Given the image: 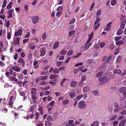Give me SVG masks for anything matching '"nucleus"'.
<instances>
[{"label":"nucleus","mask_w":126,"mask_h":126,"mask_svg":"<svg viewBox=\"0 0 126 126\" xmlns=\"http://www.w3.org/2000/svg\"><path fill=\"white\" fill-rule=\"evenodd\" d=\"M86 79V76L85 75H83L81 77V80L84 81Z\"/></svg>","instance_id":"nucleus-47"},{"label":"nucleus","mask_w":126,"mask_h":126,"mask_svg":"<svg viewBox=\"0 0 126 126\" xmlns=\"http://www.w3.org/2000/svg\"><path fill=\"white\" fill-rule=\"evenodd\" d=\"M100 21V18L99 17H97L94 22V25H95L97 24Z\"/></svg>","instance_id":"nucleus-24"},{"label":"nucleus","mask_w":126,"mask_h":126,"mask_svg":"<svg viewBox=\"0 0 126 126\" xmlns=\"http://www.w3.org/2000/svg\"><path fill=\"white\" fill-rule=\"evenodd\" d=\"M77 82L76 81H72L71 84L70 86L73 87H75L77 85Z\"/></svg>","instance_id":"nucleus-14"},{"label":"nucleus","mask_w":126,"mask_h":126,"mask_svg":"<svg viewBox=\"0 0 126 126\" xmlns=\"http://www.w3.org/2000/svg\"><path fill=\"white\" fill-rule=\"evenodd\" d=\"M117 118L116 115H112V117L110 118V120L111 121H113L115 119Z\"/></svg>","instance_id":"nucleus-31"},{"label":"nucleus","mask_w":126,"mask_h":126,"mask_svg":"<svg viewBox=\"0 0 126 126\" xmlns=\"http://www.w3.org/2000/svg\"><path fill=\"white\" fill-rule=\"evenodd\" d=\"M92 93L94 94V96L97 95L99 93L98 91L97 90L93 91L92 92Z\"/></svg>","instance_id":"nucleus-26"},{"label":"nucleus","mask_w":126,"mask_h":126,"mask_svg":"<svg viewBox=\"0 0 126 126\" xmlns=\"http://www.w3.org/2000/svg\"><path fill=\"white\" fill-rule=\"evenodd\" d=\"M75 94L73 93H70L69 94V95L72 98L74 97L75 96Z\"/></svg>","instance_id":"nucleus-50"},{"label":"nucleus","mask_w":126,"mask_h":126,"mask_svg":"<svg viewBox=\"0 0 126 126\" xmlns=\"http://www.w3.org/2000/svg\"><path fill=\"white\" fill-rule=\"evenodd\" d=\"M7 1L6 0H4L3 3L2 7V8L5 7L6 5Z\"/></svg>","instance_id":"nucleus-40"},{"label":"nucleus","mask_w":126,"mask_h":126,"mask_svg":"<svg viewBox=\"0 0 126 126\" xmlns=\"http://www.w3.org/2000/svg\"><path fill=\"white\" fill-rule=\"evenodd\" d=\"M112 57L111 56H109L107 58V59L106 62L107 63H108V62L110 60L111 58Z\"/></svg>","instance_id":"nucleus-34"},{"label":"nucleus","mask_w":126,"mask_h":126,"mask_svg":"<svg viewBox=\"0 0 126 126\" xmlns=\"http://www.w3.org/2000/svg\"><path fill=\"white\" fill-rule=\"evenodd\" d=\"M76 21V19L75 18L72 19L69 23V24H72L74 23Z\"/></svg>","instance_id":"nucleus-53"},{"label":"nucleus","mask_w":126,"mask_h":126,"mask_svg":"<svg viewBox=\"0 0 126 126\" xmlns=\"http://www.w3.org/2000/svg\"><path fill=\"white\" fill-rule=\"evenodd\" d=\"M41 54L40 56L41 57L44 56L46 53V51L45 50V49L44 48H42L40 50Z\"/></svg>","instance_id":"nucleus-11"},{"label":"nucleus","mask_w":126,"mask_h":126,"mask_svg":"<svg viewBox=\"0 0 126 126\" xmlns=\"http://www.w3.org/2000/svg\"><path fill=\"white\" fill-rule=\"evenodd\" d=\"M95 5V3H93L92 4H91V7H90V8L89 9V10L90 11H91L92 10V9L94 7V6Z\"/></svg>","instance_id":"nucleus-41"},{"label":"nucleus","mask_w":126,"mask_h":126,"mask_svg":"<svg viewBox=\"0 0 126 126\" xmlns=\"http://www.w3.org/2000/svg\"><path fill=\"white\" fill-rule=\"evenodd\" d=\"M22 31L21 29L15 32V36L17 37L18 36L21 35L22 34Z\"/></svg>","instance_id":"nucleus-7"},{"label":"nucleus","mask_w":126,"mask_h":126,"mask_svg":"<svg viewBox=\"0 0 126 126\" xmlns=\"http://www.w3.org/2000/svg\"><path fill=\"white\" fill-rule=\"evenodd\" d=\"M120 110V108H116L114 110V112L115 113L118 112Z\"/></svg>","instance_id":"nucleus-39"},{"label":"nucleus","mask_w":126,"mask_h":126,"mask_svg":"<svg viewBox=\"0 0 126 126\" xmlns=\"http://www.w3.org/2000/svg\"><path fill=\"white\" fill-rule=\"evenodd\" d=\"M69 102L68 100H63V105H65L68 103Z\"/></svg>","instance_id":"nucleus-58"},{"label":"nucleus","mask_w":126,"mask_h":126,"mask_svg":"<svg viewBox=\"0 0 126 126\" xmlns=\"http://www.w3.org/2000/svg\"><path fill=\"white\" fill-rule=\"evenodd\" d=\"M91 43H90L86 45L84 47L85 49H84L83 50V52L84 51L86 50L87 49H88L91 46Z\"/></svg>","instance_id":"nucleus-17"},{"label":"nucleus","mask_w":126,"mask_h":126,"mask_svg":"<svg viewBox=\"0 0 126 126\" xmlns=\"http://www.w3.org/2000/svg\"><path fill=\"white\" fill-rule=\"evenodd\" d=\"M90 89V88L88 87H84L83 89V92L84 93L87 92Z\"/></svg>","instance_id":"nucleus-23"},{"label":"nucleus","mask_w":126,"mask_h":126,"mask_svg":"<svg viewBox=\"0 0 126 126\" xmlns=\"http://www.w3.org/2000/svg\"><path fill=\"white\" fill-rule=\"evenodd\" d=\"M121 114L122 115H126V110H125L121 112Z\"/></svg>","instance_id":"nucleus-54"},{"label":"nucleus","mask_w":126,"mask_h":126,"mask_svg":"<svg viewBox=\"0 0 126 126\" xmlns=\"http://www.w3.org/2000/svg\"><path fill=\"white\" fill-rule=\"evenodd\" d=\"M85 103V101H81L78 103L77 106L81 109L84 108L86 107V105Z\"/></svg>","instance_id":"nucleus-1"},{"label":"nucleus","mask_w":126,"mask_h":126,"mask_svg":"<svg viewBox=\"0 0 126 126\" xmlns=\"http://www.w3.org/2000/svg\"><path fill=\"white\" fill-rule=\"evenodd\" d=\"M124 42L122 40H119L116 43V44L117 45H119L124 44Z\"/></svg>","instance_id":"nucleus-22"},{"label":"nucleus","mask_w":126,"mask_h":126,"mask_svg":"<svg viewBox=\"0 0 126 126\" xmlns=\"http://www.w3.org/2000/svg\"><path fill=\"white\" fill-rule=\"evenodd\" d=\"M49 84H51V85L52 86H54L56 85V83L55 82L52 81H50L49 82Z\"/></svg>","instance_id":"nucleus-62"},{"label":"nucleus","mask_w":126,"mask_h":126,"mask_svg":"<svg viewBox=\"0 0 126 126\" xmlns=\"http://www.w3.org/2000/svg\"><path fill=\"white\" fill-rule=\"evenodd\" d=\"M113 106L115 108H120L119 104L116 102H115L113 104Z\"/></svg>","instance_id":"nucleus-25"},{"label":"nucleus","mask_w":126,"mask_h":126,"mask_svg":"<svg viewBox=\"0 0 126 126\" xmlns=\"http://www.w3.org/2000/svg\"><path fill=\"white\" fill-rule=\"evenodd\" d=\"M121 56H120L118 57L116 60L117 62V63H120L121 62Z\"/></svg>","instance_id":"nucleus-38"},{"label":"nucleus","mask_w":126,"mask_h":126,"mask_svg":"<svg viewBox=\"0 0 126 126\" xmlns=\"http://www.w3.org/2000/svg\"><path fill=\"white\" fill-rule=\"evenodd\" d=\"M83 97V95H80L78 96H77V99L78 100H79Z\"/></svg>","instance_id":"nucleus-56"},{"label":"nucleus","mask_w":126,"mask_h":126,"mask_svg":"<svg viewBox=\"0 0 126 126\" xmlns=\"http://www.w3.org/2000/svg\"><path fill=\"white\" fill-rule=\"evenodd\" d=\"M75 34V31L73 30L70 31L69 32V36L71 37L74 35Z\"/></svg>","instance_id":"nucleus-16"},{"label":"nucleus","mask_w":126,"mask_h":126,"mask_svg":"<svg viewBox=\"0 0 126 126\" xmlns=\"http://www.w3.org/2000/svg\"><path fill=\"white\" fill-rule=\"evenodd\" d=\"M119 48H117L115 50L114 54H118L119 52Z\"/></svg>","instance_id":"nucleus-46"},{"label":"nucleus","mask_w":126,"mask_h":126,"mask_svg":"<svg viewBox=\"0 0 126 126\" xmlns=\"http://www.w3.org/2000/svg\"><path fill=\"white\" fill-rule=\"evenodd\" d=\"M105 45V43L104 42H100V46L101 47H104V46Z\"/></svg>","instance_id":"nucleus-49"},{"label":"nucleus","mask_w":126,"mask_h":126,"mask_svg":"<svg viewBox=\"0 0 126 126\" xmlns=\"http://www.w3.org/2000/svg\"><path fill=\"white\" fill-rule=\"evenodd\" d=\"M123 32L122 30L121 29H119L117 32V35H120L122 34Z\"/></svg>","instance_id":"nucleus-21"},{"label":"nucleus","mask_w":126,"mask_h":126,"mask_svg":"<svg viewBox=\"0 0 126 126\" xmlns=\"http://www.w3.org/2000/svg\"><path fill=\"white\" fill-rule=\"evenodd\" d=\"M94 35V33L93 32H91L90 35H89V37L88 40L85 43V44L86 45L88 43L91 41V40L93 36Z\"/></svg>","instance_id":"nucleus-8"},{"label":"nucleus","mask_w":126,"mask_h":126,"mask_svg":"<svg viewBox=\"0 0 126 126\" xmlns=\"http://www.w3.org/2000/svg\"><path fill=\"white\" fill-rule=\"evenodd\" d=\"M11 34L9 33L8 32L7 34V38L8 39H10L11 38Z\"/></svg>","instance_id":"nucleus-57"},{"label":"nucleus","mask_w":126,"mask_h":126,"mask_svg":"<svg viewBox=\"0 0 126 126\" xmlns=\"http://www.w3.org/2000/svg\"><path fill=\"white\" fill-rule=\"evenodd\" d=\"M31 19L32 23L34 24H35L38 21L39 18L37 16H35L32 17Z\"/></svg>","instance_id":"nucleus-3"},{"label":"nucleus","mask_w":126,"mask_h":126,"mask_svg":"<svg viewBox=\"0 0 126 126\" xmlns=\"http://www.w3.org/2000/svg\"><path fill=\"white\" fill-rule=\"evenodd\" d=\"M42 109V107H39L38 109L39 111H40V114H43V111Z\"/></svg>","instance_id":"nucleus-30"},{"label":"nucleus","mask_w":126,"mask_h":126,"mask_svg":"<svg viewBox=\"0 0 126 126\" xmlns=\"http://www.w3.org/2000/svg\"><path fill=\"white\" fill-rule=\"evenodd\" d=\"M12 2H10L7 7V9H10L12 7Z\"/></svg>","instance_id":"nucleus-28"},{"label":"nucleus","mask_w":126,"mask_h":126,"mask_svg":"<svg viewBox=\"0 0 126 126\" xmlns=\"http://www.w3.org/2000/svg\"><path fill=\"white\" fill-rule=\"evenodd\" d=\"M126 91V88L123 87L119 89L120 92L122 93H124Z\"/></svg>","instance_id":"nucleus-20"},{"label":"nucleus","mask_w":126,"mask_h":126,"mask_svg":"<svg viewBox=\"0 0 126 126\" xmlns=\"http://www.w3.org/2000/svg\"><path fill=\"white\" fill-rule=\"evenodd\" d=\"M101 11L100 9L96 13V15L97 16L99 17L101 14Z\"/></svg>","instance_id":"nucleus-37"},{"label":"nucleus","mask_w":126,"mask_h":126,"mask_svg":"<svg viewBox=\"0 0 126 126\" xmlns=\"http://www.w3.org/2000/svg\"><path fill=\"white\" fill-rule=\"evenodd\" d=\"M112 24L111 22H109L106 26L105 28L104 29V30L106 31H109L110 29L111 26V24Z\"/></svg>","instance_id":"nucleus-5"},{"label":"nucleus","mask_w":126,"mask_h":126,"mask_svg":"<svg viewBox=\"0 0 126 126\" xmlns=\"http://www.w3.org/2000/svg\"><path fill=\"white\" fill-rule=\"evenodd\" d=\"M81 55V53H77L76 55H75L73 57V58H75L79 57Z\"/></svg>","instance_id":"nucleus-33"},{"label":"nucleus","mask_w":126,"mask_h":126,"mask_svg":"<svg viewBox=\"0 0 126 126\" xmlns=\"http://www.w3.org/2000/svg\"><path fill=\"white\" fill-rule=\"evenodd\" d=\"M121 20L122 21V23H123L124 24H126V19H123L122 18H121Z\"/></svg>","instance_id":"nucleus-52"},{"label":"nucleus","mask_w":126,"mask_h":126,"mask_svg":"<svg viewBox=\"0 0 126 126\" xmlns=\"http://www.w3.org/2000/svg\"><path fill=\"white\" fill-rule=\"evenodd\" d=\"M9 79L10 81H14L16 82H17V79L15 77L11 76L9 78Z\"/></svg>","instance_id":"nucleus-13"},{"label":"nucleus","mask_w":126,"mask_h":126,"mask_svg":"<svg viewBox=\"0 0 126 126\" xmlns=\"http://www.w3.org/2000/svg\"><path fill=\"white\" fill-rule=\"evenodd\" d=\"M83 63H82V62L79 63H78L76 64L75 65V66H76L77 67V66H80L81 65H83Z\"/></svg>","instance_id":"nucleus-59"},{"label":"nucleus","mask_w":126,"mask_h":126,"mask_svg":"<svg viewBox=\"0 0 126 126\" xmlns=\"http://www.w3.org/2000/svg\"><path fill=\"white\" fill-rule=\"evenodd\" d=\"M59 45V43L57 42L55 44L53 45V48H56L58 47Z\"/></svg>","instance_id":"nucleus-44"},{"label":"nucleus","mask_w":126,"mask_h":126,"mask_svg":"<svg viewBox=\"0 0 126 126\" xmlns=\"http://www.w3.org/2000/svg\"><path fill=\"white\" fill-rule=\"evenodd\" d=\"M20 38L17 37L15 39L13 42V44L15 45H18L19 44Z\"/></svg>","instance_id":"nucleus-10"},{"label":"nucleus","mask_w":126,"mask_h":126,"mask_svg":"<svg viewBox=\"0 0 126 126\" xmlns=\"http://www.w3.org/2000/svg\"><path fill=\"white\" fill-rule=\"evenodd\" d=\"M73 53V51L72 50H70L68 51L67 53V54L68 55H72Z\"/></svg>","instance_id":"nucleus-55"},{"label":"nucleus","mask_w":126,"mask_h":126,"mask_svg":"<svg viewBox=\"0 0 126 126\" xmlns=\"http://www.w3.org/2000/svg\"><path fill=\"white\" fill-rule=\"evenodd\" d=\"M103 74V72L102 71L99 72L96 74L95 76L97 78H99Z\"/></svg>","instance_id":"nucleus-15"},{"label":"nucleus","mask_w":126,"mask_h":126,"mask_svg":"<svg viewBox=\"0 0 126 126\" xmlns=\"http://www.w3.org/2000/svg\"><path fill=\"white\" fill-rule=\"evenodd\" d=\"M12 68L13 70L18 72H20V69L19 66L17 65L13 66L12 67Z\"/></svg>","instance_id":"nucleus-4"},{"label":"nucleus","mask_w":126,"mask_h":126,"mask_svg":"<svg viewBox=\"0 0 126 126\" xmlns=\"http://www.w3.org/2000/svg\"><path fill=\"white\" fill-rule=\"evenodd\" d=\"M47 120L49 121H52L53 120V119L52 116L50 115H49L48 116L47 118Z\"/></svg>","instance_id":"nucleus-32"},{"label":"nucleus","mask_w":126,"mask_h":126,"mask_svg":"<svg viewBox=\"0 0 126 126\" xmlns=\"http://www.w3.org/2000/svg\"><path fill=\"white\" fill-rule=\"evenodd\" d=\"M116 0H112L111 2V4L112 6H114L116 3Z\"/></svg>","instance_id":"nucleus-35"},{"label":"nucleus","mask_w":126,"mask_h":126,"mask_svg":"<svg viewBox=\"0 0 126 126\" xmlns=\"http://www.w3.org/2000/svg\"><path fill=\"white\" fill-rule=\"evenodd\" d=\"M124 118V117L123 116H120L118 117L117 118V120H120L122 119H123Z\"/></svg>","instance_id":"nucleus-48"},{"label":"nucleus","mask_w":126,"mask_h":126,"mask_svg":"<svg viewBox=\"0 0 126 126\" xmlns=\"http://www.w3.org/2000/svg\"><path fill=\"white\" fill-rule=\"evenodd\" d=\"M36 89L35 88H31V92L32 94H35L36 93Z\"/></svg>","instance_id":"nucleus-18"},{"label":"nucleus","mask_w":126,"mask_h":126,"mask_svg":"<svg viewBox=\"0 0 126 126\" xmlns=\"http://www.w3.org/2000/svg\"><path fill=\"white\" fill-rule=\"evenodd\" d=\"M99 124V122L97 121H96L91 124V126H98Z\"/></svg>","instance_id":"nucleus-19"},{"label":"nucleus","mask_w":126,"mask_h":126,"mask_svg":"<svg viewBox=\"0 0 126 126\" xmlns=\"http://www.w3.org/2000/svg\"><path fill=\"white\" fill-rule=\"evenodd\" d=\"M109 79L106 77H102L99 79V81L102 84H104L108 81Z\"/></svg>","instance_id":"nucleus-2"},{"label":"nucleus","mask_w":126,"mask_h":126,"mask_svg":"<svg viewBox=\"0 0 126 126\" xmlns=\"http://www.w3.org/2000/svg\"><path fill=\"white\" fill-rule=\"evenodd\" d=\"M62 62H59L58 61L57 63V66H60L62 64Z\"/></svg>","instance_id":"nucleus-64"},{"label":"nucleus","mask_w":126,"mask_h":126,"mask_svg":"<svg viewBox=\"0 0 126 126\" xmlns=\"http://www.w3.org/2000/svg\"><path fill=\"white\" fill-rule=\"evenodd\" d=\"M47 78V76H43L41 77V80H43L46 79Z\"/></svg>","instance_id":"nucleus-61"},{"label":"nucleus","mask_w":126,"mask_h":126,"mask_svg":"<svg viewBox=\"0 0 126 126\" xmlns=\"http://www.w3.org/2000/svg\"><path fill=\"white\" fill-rule=\"evenodd\" d=\"M13 9H11L8 11L7 13L9 14L7 17L8 18H9L12 17V14L13 13Z\"/></svg>","instance_id":"nucleus-6"},{"label":"nucleus","mask_w":126,"mask_h":126,"mask_svg":"<svg viewBox=\"0 0 126 126\" xmlns=\"http://www.w3.org/2000/svg\"><path fill=\"white\" fill-rule=\"evenodd\" d=\"M83 68V66H80L77 69V70L78 71H81L82 70V69Z\"/></svg>","instance_id":"nucleus-42"},{"label":"nucleus","mask_w":126,"mask_h":126,"mask_svg":"<svg viewBox=\"0 0 126 126\" xmlns=\"http://www.w3.org/2000/svg\"><path fill=\"white\" fill-rule=\"evenodd\" d=\"M74 26L73 25H71L69 27V30H72L74 29Z\"/></svg>","instance_id":"nucleus-60"},{"label":"nucleus","mask_w":126,"mask_h":126,"mask_svg":"<svg viewBox=\"0 0 126 126\" xmlns=\"http://www.w3.org/2000/svg\"><path fill=\"white\" fill-rule=\"evenodd\" d=\"M121 38V36H115L114 38V40L115 41H117L120 39Z\"/></svg>","instance_id":"nucleus-36"},{"label":"nucleus","mask_w":126,"mask_h":126,"mask_svg":"<svg viewBox=\"0 0 126 126\" xmlns=\"http://www.w3.org/2000/svg\"><path fill=\"white\" fill-rule=\"evenodd\" d=\"M24 60L22 58H20L18 60V63H23V62H24Z\"/></svg>","instance_id":"nucleus-45"},{"label":"nucleus","mask_w":126,"mask_h":126,"mask_svg":"<svg viewBox=\"0 0 126 126\" xmlns=\"http://www.w3.org/2000/svg\"><path fill=\"white\" fill-rule=\"evenodd\" d=\"M57 77L56 75L52 74L50 76V79H52L56 78Z\"/></svg>","instance_id":"nucleus-27"},{"label":"nucleus","mask_w":126,"mask_h":126,"mask_svg":"<svg viewBox=\"0 0 126 126\" xmlns=\"http://www.w3.org/2000/svg\"><path fill=\"white\" fill-rule=\"evenodd\" d=\"M113 73L114 74H120L121 73L122 71L119 69H116L114 71Z\"/></svg>","instance_id":"nucleus-12"},{"label":"nucleus","mask_w":126,"mask_h":126,"mask_svg":"<svg viewBox=\"0 0 126 126\" xmlns=\"http://www.w3.org/2000/svg\"><path fill=\"white\" fill-rule=\"evenodd\" d=\"M109 49L110 50H112L115 47V45L113 44H111V45L109 46Z\"/></svg>","instance_id":"nucleus-29"},{"label":"nucleus","mask_w":126,"mask_h":126,"mask_svg":"<svg viewBox=\"0 0 126 126\" xmlns=\"http://www.w3.org/2000/svg\"><path fill=\"white\" fill-rule=\"evenodd\" d=\"M45 125L46 126H49L51 125V123L49 122L46 121L45 122Z\"/></svg>","instance_id":"nucleus-43"},{"label":"nucleus","mask_w":126,"mask_h":126,"mask_svg":"<svg viewBox=\"0 0 126 126\" xmlns=\"http://www.w3.org/2000/svg\"><path fill=\"white\" fill-rule=\"evenodd\" d=\"M63 9L62 6H60L58 7L57 9V11H60L61 10Z\"/></svg>","instance_id":"nucleus-63"},{"label":"nucleus","mask_w":126,"mask_h":126,"mask_svg":"<svg viewBox=\"0 0 126 126\" xmlns=\"http://www.w3.org/2000/svg\"><path fill=\"white\" fill-rule=\"evenodd\" d=\"M47 36L46 33V32L44 33L42 36L43 39H45L46 38Z\"/></svg>","instance_id":"nucleus-51"},{"label":"nucleus","mask_w":126,"mask_h":126,"mask_svg":"<svg viewBox=\"0 0 126 126\" xmlns=\"http://www.w3.org/2000/svg\"><path fill=\"white\" fill-rule=\"evenodd\" d=\"M126 123V119L122 120L120 122L119 126H124Z\"/></svg>","instance_id":"nucleus-9"}]
</instances>
